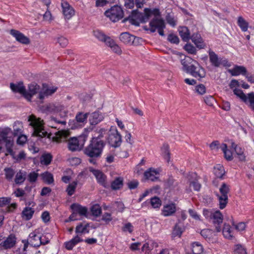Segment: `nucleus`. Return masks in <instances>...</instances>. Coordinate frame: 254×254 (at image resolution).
I'll use <instances>...</instances> for the list:
<instances>
[{
	"mask_svg": "<svg viewBox=\"0 0 254 254\" xmlns=\"http://www.w3.org/2000/svg\"><path fill=\"white\" fill-rule=\"evenodd\" d=\"M230 186L226 183H223L220 188L219 192L216 194L219 201V208L224 209L228 202V194L230 192Z\"/></svg>",
	"mask_w": 254,
	"mask_h": 254,
	"instance_id": "nucleus-6",
	"label": "nucleus"
},
{
	"mask_svg": "<svg viewBox=\"0 0 254 254\" xmlns=\"http://www.w3.org/2000/svg\"><path fill=\"white\" fill-rule=\"evenodd\" d=\"M71 208L76 214L78 213L80 215L86 216L87 213V208L86 207L82 206L78 204H72Z\"/></svg>",
	"mask_w": 254,
	"mask_h": 254,
	"instance_id": "nucleus-25",
	"label": "nucleus"
},
{
	"mask_svg": "<svg viewBox=\"0 0 254 254\" xmlns=\"http://www.w3.org/2000/svg\"><path fill=\"white\" fill-rule=\"evenodd\" d=\"M209 57L211 64L215 67H219L221 65L226 66L228 64L227 60L219 58L214 52L210 50L209 51Z\"/></svg>",
	"mask_w": 254,
	"mask_h": 254,
	"instance_id": "nucleus-11",
	"label": "nucleus"
},
{
	"mask_svg": "<svg viewBox=\"0 0 254 254\" xmlns=\"http://www.w3.org/2000/svg\"><path fill=\"white\" fill-rule=\"evenodd\" d=\"M192 252L193 254H200L203 252L202 245L198 242L192 244Z\"/></svg>",
	"mask_w": 254,
	"mask_h": 254,
	"instance_id": "nucleus-43",
	"label": "nucleus"
},
{
	"mask_svg": "<svg viewBox=\"0 0 254 254\" xmlns=\"http://www.w3.org/2000/svg\"><path fill=\"white\" fill-rule=\"evenodd\" d=\"M122 230L124 232L131 233L133 231V226L130 223H126L122 227Z\"/></svg>",
	"mask_w": 254,
	"mask_h": 254,
	"instance_id": "nucleus-62",
	"label": "nucleus"
},
{
	"mask_svg": "<svg viewBox=\"0 0 254 254\" xmlns=\"http://www.w3.org/2000/svg\"><path fill=\"white\" fill-rule=\"evenodd\" d=\"M10 87L13 92L18 93L25 98L26 89L24 86L23 82H19L17 84L11 83L10 84Z\"/></svg>",
	"mask_w": 254,
	"mask_h": 254,
	"instance_id": "nucleus-19",
	"label": "nucleus"
},
{
	"mask_svg": "<svg viewBox=\"0 0 254 254\" xmlns=\"http://www.w3.org/2000/svg\"><path fill=\"white\" fill-rule=\"evenodd\" d=\"M195 90L198 94L203 95L206 93V89L203 84H200L196 86Z\"/></svg>",
	"mask_w": 254,
	"mask_h": 254,
	"instance_id": "nucleus-54",
	"label": "nucleus"
},
{
	"mask_svg": "<svg viewBox=\"0 0 254 254\" xmlns=\"http://www.w3.org/2000/svg\"><path fill=\"white\" fill-rule=\"evenodd\" d=\"M212 234V231L209 229H204L201 231V235L205 238H209Z\"/></svg>",
	"mask_w": 254,
	"mask_h": 254,
	"instance_id": "nucleus-63",
	"label": "nucleus"
},
{
	"mask_svg": "<svg viewBox=\"0 0 254 254\" xmlns=\"http://www.w3.org/2000/svg\"><path fill=\"white\" fill-rule=\"evenodd\" d=\"M185 230V227L183 223H176L173 228L172 235L174 237H180L183 232Z\"/></svg>",
	"mask_w": 254,
	"mask_h": 254,
	"instance_id": "nucleus-31",
	"label": "nucleus"
},
{
	"mask_svg": "<svg viewBox=\"0 0 254 254\" xmlns=\"http://www.w3.org/2000/svg\"><path fill=\"white\" fill-rule=\"evenodd\" d=\"M51 238V235L50 234L47 235H43L42 236H39L40 241H41V245H46L49 243L50 239Z\"/></svg>",
	"mask_w": 254,
	"mask_h": 254,
	"instance_id": "nucleus-56",
	"label": "nucleus"
},
{
	"mask_svg": "<svg viewBox=\"0 0 254 254\" xmlns=\"http://www.w3.org/2000/svg\"><path fill=\"white\" fill-rule=\"evenodd\" d=\"M88 116V113L83 114L82 112H79L76 115L75 120L78 123H84L86 122Z\"/></svg>",
	"mask_w": 254,
	"mask_h": 254,
	"instance_id": "nucleus-44",
	"label": "nucleus"
},
{
	"mask_svg": "<svg viewBox=\"0 0 254 254\" xmlns=\"http://www.w3.org/2000/svg\"><path fill=\"white\" fill-rule=\"evenodd\" d=\"M105 15L112 21L115 22L122 19L124 12L122 8L118 5H114L105 11Z\"/></svg>",
	"mask_w": 254,
	"mask_h": 254,
	"instance_id": "nucleus-7",
	"label": "nucleus"
},
{
	"mask_svg": "<svg viewBox=\"0 0 254 254\" xmlns=\"http://www.w3.org/2000/svg\"><path fill=\"white\" fill-rule=\"evenodd\" d=\"M90 171L92 172L99 183L104 187L106 186V177L102 172L93 169H90Z\"/></svg>",
	"mask_w": 254,
	"mask_h": 254,
	"instance_id": "nucleus-20",
	"label": "nucleus"
},
{
	"mask_svg": "<svg viewBox=\"0 0 254 254\" xmlns=\"http://www.w3.org/2000/svg\"><path fill=\"white\" fill-rule=\"evenodd\" d=\"M247 99L249 100V102L250 103V107L251 108L253 106H254V93L253 92H251L248 94Z\"/></svg>",
	"mask_w": 254,
	"mask_h": 254,
	"instance_id": "nucleus-64",
	"label": "nucleus"
},
{
	"mask_svg": "<svg viewBox=\"0 0 254 254\" xmlns=\"http://www.w3.org/2000/svg\"><path fill=\"white\" fill-rule=\"evenodd\" d=\"M45 110L49 113H57L63 109V106L59 104L49 103L44 107Z\"/></svg>",
	"mask_w": 254,
	"mask_h": 254,
	"instance_id": "nucleus-24",
	"label": "nucleus"
},
{
	"mask_svg": "<svg viewBox=\"0 0 254 254\" xmlns=\"http://www.w3.org/2000/svg\"><path fill=\"white\" fill-rule=\"evenodd\" d=\"M179 32L183 41L187 42L191 38L189 30L187 27H181L179 29Z\"/></svg>",
	"mask_w": 254,
	"mask_h": 254,
	"instance_id": "nucleus-30",
	"label": "nucleus"
},
{
	"mask_svg": "<svg viewBox=\"0 0 254 254\" xmlns=\"http://www.w3.org/2000/svg\"><path fill=\"white\" fill-rule=\"evenodd\" d=\"M149 25V30L151 32H154L157 29L160 35H164L163 30L165 28V22L159 15L154 16L150 21Z\"/></svg>",
	"mask_w": 254,
	"mask_h": 254,
	"instance_id": "nucleus-9",
	"label": "nucleus"
},
{
	"mask_svg": "<svg viewBox=\"0 0 254 254\" xmlns=\"http://www.w3.org/2000/svg\"><path fill=\"white\" fill-rule=\"evenodd\" d=\"M220 147L224 154L225 158L228 161L232 160L233 159V153L230 150L227 148V145L225 143H222Z\"/></svg>",
	"mask_w": 254,
	"mask_h": 254,
	"instance_id": "nucleus-32",
	"label": "nucleus"
},
{
	"mask_svg": "<svg viewBox=\"0 0 254 254\" xmlns=\"http://www.w3.org/2000/svg\"><path fill=\"white\" fill-rule=\"evenodd\" d=\"M134 37L128 32L122 33L120 36V40L126 44H133Z\"/></svg>",
	"mask_w": 254,
	"mask_h": 254,
	"instance_id": "nucleus-29",
	"label": "nucleus"
},
{
	"mask_svg": "<svg viewBox=\"0 0 254 254\" xmlns=\"http://www.w3.org/2000/svg\"><path fill=\"white\" fill-rule=\"evenodd\" d=\"M34 212V211L31 208L26 207L23 210L22 216L25 220H29L31 218Z\"/></svg>",
	"mask_w": 254,
	"mask_h": 254,
	"instance_id": "nucleus-38",
	"label": "nucleus"
},
{
	"mask_svg": "<svg viewBox=\"0 0 254 254\" xmlns=\"http://www.w3.org/2000/svg\"><path fill=\"white\" fill-rule=\"evenodd\" d=\"M108 143L114 147H117L121 144L122 136L116 127H111L107 138Z\"/></svg>",
	"mask_w": 254,
	"mask_h": 254,
	"instance_id": "nucleus-8",
	"label": "nucleus"
},
{
	"mask_svg": "<svg viewBox=\"0 0 254 254\" xmlns=\"http://www.w3.org/2000/svg\"><path fill=\"white\" fill-rule=\"evenodd\" d=\"M28 121L30 122V125L33 128V136L40 137H46L48 133L43 128L44 121L40 118H36L34 115L28 117Z\"/></svg>",
	"mask_w": 254,
	"mask_h": 254,
	"instance_id": "nucleus-5",
	"label": "nucleus"
},
{
	"mask_svg": "<svg viewBox=\"0 0 254 254\" xmlns=\"http://www.w3.org/2000/svg\"><path fill=\"white\" fill-rule=\"evenodd\" d=\"M106 45L110 47L112 51L114 53L118 55H121L122 54V50L120 47L116 44L113 39H109Z\"/></svg>",
	"mask_w": 254,
	"mask_h": 254,
	"instance_id": "nucleus-33",
	"label": "nucleus"
},
{
	"mask_svg": "<svg viewBox=\"0 0 254 254\" xmlns=\"http://www.w3.org/2000/svg\"><path fill=\"white\" fill-rule=\"evenodd\" d=\"M5 143V146L6 147V150L8 154L10 155H13V151L12 150V147L13 145V139L12 138H10L9 139L5 140L3 141Z\"/></svg>",
	"mask_w": 254,
	"mask_h": 254,
	"instance_id": "nucleus-39",
	"label": "nucleus"
},
{
	"mask_svg": "<svg viewBox=\"0 0 254 254\" xmlns=\"http://www.w3.org/2000/svg\"><path fill=\"white\" fill-rule=\"evenodd\" d=\"M216 232H220L223 227L222 233L224 236L228 239L233 237V228L230 223H214Z\"/></svg>",
	"mask_w": 254,
	"mask_h": 254,
	"instance_id": "nucleus-10",
	"label": "nucleus"
},
{
	"mask_svg": "<svg viewBox=\"0 0 254 254\" xmlns=\"http://www.w3.org/2000/svg\"><path fill=\"white\" fill-rule=\"evenodd\" d=\"M168 40L169 41L174 44H178L180 41L178 37L173 34H170L168 35Z\"/></svg>",
	"mask_w": 254,
	"mask_h": 254,
	"instance_id": "nucleus-59",
	"label": "nucleus"
},
{
	"mask_svg": "<svg viewBox=\"0 0 254 254\" xmlns=\"http://www.w3.org/2000/svg\"><path fill=\"white\" fill-rule=\"evenodd\" d=\"M192 41L195 44L197 47L199 49H203L205 47L203 39L198 33L192 34L190 38Z\"/></svg>",
	"mask_w": 254,
	"mask_h": 254,
	"instance_id": "nucleus-27",
	"label": "nucleus"
},
{
	"mask_svg": "<svg viewBox=\"0 0 254 254\" xmlns=\"http://www.w3.org/2000/svg\"><path fill=\"white\" fill-rule=\"evenodd\" d=\"M57 41L62 47H65L68 43L67 40L63 36L58 37Z\"/></svg>",
	"mask_w": 254,
	"mask_h": 254,
	"instance_id": "nucleus-61",
	"label": "nucleus"
},
{
	"mask_svg": "<svg viewBox=\"0 0 254 254\" xmlns=\"http://www.w3.org/2000/svg\"><path fill=\"white\" fill-rule=\"evenodd\" d=\"M184 49L189 53L191 54H195L196 52L195 48L190 44H186L184 47Z\"/></svg>",
	"mask_w": 254,
	"mask_h": 254,
	"instance_id": "nucleus-57",
	"label": "nucleus"
},
{
	"mask_svg": "<svg viewBox=\"0 0 254 254\" xmlns=\"http://www.w3.org/2000/svg\"><path fill=\"white\" fill-rule=\"evenodd\" d=\"M28 241L29 244L34 247H37L41 245L39 236H38L34 232L30 234Z\"/></svg>",
	"mask_w": 254,
	"mask_h": 254,
	"instance_id": "nucleus-28",
	"label": "nucleus"
},
{
	"mask_svg": "<svg viewBox=\"0 0 254 254\" xmlns=\"http://www.w3.org/2000/svg\"><path fill=\"white\" fill-rule=\"evenodd\" d=\"M160 12L158 9L151 10L149 8H145L144 13H139L137 10L132 11L131 14L127 18L125 19L123 21L127 20L132 25L138 26L140 23L146 22L152 15H159Z\"/></svg>",
	"mask_w": 254,
	"mask_h": 254,
	"instance_id": "nucleus-3",
	"label": "nucleus"
},
{
	"mask_svg": "<svg viewBox=\"0 0 254 254\" xmlns=\"http://www.w3.org/2000/svg\"><path fill=\"white\" fill-rule=\"evenodd\" d=\"M69 135V132L68 130H61L55 133V136L53 137V140L60 142L67 140Z\"/></svg>",
	"mask_w": 254,
	"mask_h": 254,
	"instance_id": "nucleus-18",
	"label": "nucleus"
},
{
	"mask_svg": "<svg viewBox=\"0 0 254 254\" xmlns=\"http://www.w3.org/2000/svg\"><path fill=\"white\" fill-rule=\"evenodd\" d=\"M41 176L43 181L48 184H51L54 182L53 175L48 172H46L42 174Z\"/></svg>",
	"mask_w": 254,
	"mask_h": 254,
	"instance_id": "nucleus-41",
	"label": "nucleus"
},
{
	"mask_svg": "<svg viewBox=\"0 0 254 254\" xmlns=\"http://www.w3.org/2000/svg\"><path fill=\"white\" fill-rule=\"evenodd\" d=\"M92 214L96 217L99 216L101 213V208L98 204L92 205L90 208Z\"/></svg>",
	"mask_w": 254,
	"mask_h": 254,
	"instance_id": "nucleus-46",
	"label": "nucleus"
},
{
	"mask_svg": "<svg viewBox=\"0 0 254 254\" xmlns=\"http://www.w3.org/2000/svg\"><path fill=\"white\" fill-rule=\"evenodd\" d=\"M143 176L145 180L155 182L159 180V172L157 169L150 168L144 172Z\"/></svg>",
	"mask_w": 254,
	"mask_h": 254,
	"instance_id": "nucleus-14",
	"label": "nucleus"
},
{
	"mask_svg": "<svg viewBox=\"0 0 254 254\" xmlns=\"http://www.w3.org/2000/svg\"><path fill=\"white\" fill-rule=\"evenodd\" d=\"M67 141V147L69 150L75 151L79 149V143L76 137H71Z\"/></svg>",
	"mask_w": 254,
	"mask_h": 254,
	"instance_id": "nucleus-23",
	"label": "nucleus"
},
{
	"mask_svg": "<svg viewBox=\"0 0 254 254\" xmlns=\"http://www.w3.org/2000/svg\"><path fill=\"white\" fill-rule=\"evenodd\" d=\"M228 72L232 76H238L240 74L246 75L247 69L243 66L235 65L233 68L228 69Z\"/></svg>",
	"mask_w": 254,
	"mask_h": 254,
	"instance_id": "nucleus-22",
	"label": "nucleus"
},
{
	"mask_svg": "<svg viewBox=\"0 0 254 254\" xmlns=\"http://www.w3.org/2000/svg\"><path fill=\"white\" fill-rule=\"evenodd\" d=\"M103 119L101 114L98 112H95L90 115L89 121L91 125L95 126L100 123Z\"/></svg>",
	"mask_w": 254,
	"mask_h": 254,
	"instance_id": "nucleus-26",
	"label": "nucleus"
},
{
	"mask_svg": "<svg viewBox=\"0 0 254 254\" xmlns=\"http://www.w3.org/2000/svg\"><path fill=\"white\" fill-rule=\"evenodd\" d=\"M237 157L239 159L240 161H245L246 160V156L244 152V150L241 148L239 147L237 148L235 150Z\"/></svg>",
	"mask_w": 254,
	"mask_h": 254,
	"instance_id": "nucleus-51",
	"label": "nucleus"
},
{
	"mask_svg": "<svg viewBox=\"0 0 254 254\" xmlns=\"http://www.w3.org/2000/svg\"><path fill=\"white\" fill-rule=\"evenodd\" d=\"M204 101L208 106L210 107L213 106L215 102L214 98L211 96H206L204 99Z\"/></svg>",
	"mask_w": 254,
	"mask_h": 254,
	"instance_id": "nucleus-58",
	"label": "nucleus"
},
{
	"mask_svg": "<svg viewBox=\"0 0 254 254\" xmlns=\"http://www.w3.org/2000/svg\"><path fill=\"white\" fill-rule=\"evenodd\" d=\"M10 34L15 38L16 40L20 43L24 45H28L30 43V39L20 31L11 29Z\"/></svg>",
	"mask_w": 254,
	"mask_h": 254,
	"instance_id": "nucleus-12",
	"label": "nucleus"
},
{
	"mask_svg": "<svg viewBox=\"0 0 254 254\" xmlns=\"http://www.w3.org/2000/svg\"><path fill=\"white\" fill-rule=\"evenodd\" d=\"M62 6L63 14L66 19H70L74 14V9L66 1H63Z\"/></svg>",
	"mask_w": 254,
	"mask_h": 254,
	"instance_id": "nucleus-16",
	"label": "nucleus"
},
{
	"mask_svg": "<svg viewBox=\"0 0 254 254\" xmlns=\"http://www.w3.org/2000/svg\"><path fill=\"white\" fill-rule=\"evenodd\" d=\"M181 64L183 65V69L192 76L201 79L205 76L204 69L200 65L198 62L193 60L190 57L186 56L181 60Z\"/></svg>",
	"mask_w": 254,
	"mask_h": 254,
	"instance_id": "nucleus-1",
	"label": "nucleus"
},
{
	"mask_svg": "<svg viewBox=\"0 0 254 254\" xmlns=\"http://www.w3.org/2000/svg\"><path fill=\"white\" fill-rule=\"evenodd\" d=\"M238 24L243 31L246 32L248 30L249 23L243 17H238Z\"/></svg>",
	"mask_w": 254,
	"mask_h": 254,
	"instance_id": "nucleus-37",
	"label": "nucleus"
},
{
	"mask_svg": "<svg viewBox=\"0 0 254 254\" xmlns=\"http://www.w3.org/2000/svg\"><path fill=\"white\" fill-rule=\"evenodd\" d=\"M13 159L16 160L17 161H20L22 159H25L26 157V154L24 151H20L19 153L17 155H15L14 153L13 152V155H11Z\"/></svg>",
	"mask_w": 254,
	"mask_h": 254,
	"instance_id": "nucleus-60",
	"label": "nucleus"
},
{
	"mask_svg": "<svg viewBox=\"0 0 254 254\" xmlns=\"http://www.w3.org/2000/svg\"><path fill=\"white\" fill-rule=\"evenodd\" d=\"M77 185V182L76 181H74L72 183L69 184L67 186L66 192L69 196L72 195L74 193L75 189Z\"/></svg>",
	"mask_w": 254,
	"mask_h": 254,
	"instance_id": "nucleus-50",
	"label": "nucleus"
},
{
	"mask_svg": "<svg viewBox=\"0 0 254 254\" xmlns=\"http://www.w3.org/2000/svg\"><path fill=\"white\" fill-rule=\"evenodd\" d=\"M176 205L174 203H170L164 205L162 210V214L164 216L173 215L176 211Z\"/></svg>",
	"mask_w": 254,
	"mask_h": 254,
	"instance_id": "nucleus-17",
	"label": "nucleus"
},
{
	"mask_svg": "<svg viewBox=\"0 0 254 254\" xmlns=\"http://www.w3.org/2000/svg\"><path fill=\"white\" fill-rule=\"evenodd\" d=\"M150 203L154 208H158L161 205V201L158 197H154L150 199Z\"/></svg>",
	"mask_w": 254,
	"mask_h": 254,
	"instance_id": "nucleus-49",
	"label": "nucleus"
},
{
	"mask_svg": "<svg viewBox=\"0 0 254 254\" xmlns=\"http://www.w3.org/2000/svg\"><path fill=\"white\" fill-rule=\"evenodd\" d=\"M234 93L237 95L238 97L240 98L244 102H246L247 101V96L244 93L243 91L239 89L235 88L234 91Z\"/></svg>",
	"mask_w": 254,
	"mask_h": 254,
	"instance_id": "nucleus-53",
	"label": "nucleus"
},
{
	"mask_svg": "<svg viewBox=\"0 0 254 254\" xmlns=\"http://www.w3.org/2000/svg\"><path fill=\"white\" fill-rule=\"evenodd\" d=\"M214 173L216 177L221 178L225 174V171L223 166L220 165H217L214 167Z\"/></svg>",
	"mask_w": 254,
	"mask_h": 254,
	"instance_id": "nucleus-40",
	"label": "nucleus"
},
{
	"mask_svg": "<svg viewBox=\"0 0 254 254\" xmlns=\"http://www.w3.org/2000/svg\"><path fill=\"white\" fill-rule=\"evenodd\" d=\"M124 179L122 177L116 178L111 183L112 190H117L121 189L123 186Z\"/></svg>",
	"mask_w": 254,
	"mask_h": 254,
	"instance_id": "nucleus-35",
	"label": "nucleus"
},
{
	"mask_svg": "<svg viewBox=\"0 0 254 254\" xmlns=\"http://www.w3.org/2000/svg\"><path fill=\"white\" fill-rule=\"evenodd\" d=\"M52 156L50 154H46L43 155L40 159V162L42 164L48 165L51 162Z\"/></svg>",
	"mask_w": 254,
	"mask_h": 254,
	"instance_id": "nucleus-45",
	"label": "nucleus"
},
{
	"mask_svg": "<svg viewBox=\"0 0 254 254\" xmlns=\"http://www.w3.org/2000/svg\"><path fill=\"white\" fill-rule=\"evenodd\" d=\"M5 172V178L8 181H11L14 174V171L11 168H5L4 169Z\"/></svg>",
	"mask_w": 254,
	"mask_h": 254,
	"instance_id": "nucleus-48",
	"label": "nucleus"
},
{
	"mask_svg": "<svg viewBox=\"0 0 254 254\" xmlns=\"http://www.w3.org/2000/svg\"><path fill=\"white\" fill-rule=\"evenodd\" d=\"M22 124L21 122H15L13 125V134L14 135H18L22 132Z\"/></svg>",
	"mask_w": 254,
	"mask_h": 254,
	"instance_id": "nucleus-42",
	"label": "nucleus"
},
{
	"mask_svg": "<svg viewBox=\"0 0 254 254\" xmlns=\"http://www.w3.org/2000/svg\"><path fill=\"white\" fill-rule=\"evenodd\" d=\"M11 133L9 128H5L0 130V137L2 141L11 138L10 134Z\"/></svg>",
	"mask_w": 254,
	"mask_h": 254,
	"instance_id": "nucleus-36",
	"label": "nucleus"
},
{
	"mask_svg": "<svg viewBox=\"0 0 254 254\" xmlns=\"http://www.w3.org/2000/svg\"><path fill=\"white\" fill-rule=\"evenodd\" d=\"M234 252V254H247L246 249L240 244L235 246Z\"/></svg>",
	"mask_w": 254,
	"mask_h": 254,
	"instance_id": "nucleus-52",
	"label": "nucleus"
},
{
	"mask_svg": "<svg viewBox=\"0 0 254 254\" xmlns=\"http://www.w3.org/2000/svg\"><path fill=\"white\" fill-rule=\"evenodd\" d=\"M89 223H80L75 228L76 235L70 241L64 243L66 249L71 250L77 244L83 241L81 236L82 234L88 233L90 231Z\"/></svg>",
	"mask_w": 254,
	"mask_h": 254,
	"instance_id": "nucleus-4",
	"label": "nucleus"
},
{
	"mask_svg": "<svg viewBox=\"0 0 254 254\" xmlns=\"http://www.w3.org/2000/svg\"><path fill=\"white\" fill-rule=\"evenodd\" d=\"M40 86L36 83H32L28 85V90H26L25 98L31 101L32 97L37 93L41 92Z\"/></svg>",
	"mask_w": 254,
	"mask_h": 254,
	"instance_id": "nucleus-13",
	"label": "nucleus"
},
{
	"mask_svg": "<svg viewBox=\"0 0 254 254\" xmlns=\"http://www.w3.org/2000/svg\"><path fill=\"white\" fill-rule=\"evenodd\" d=\"M0 236V245L5 249L13 247L16 244V238L14 235L11 234L4 240Z\"/></svg>",
	"mask_w": 254,
	"mask_h": 254,
	"instance_id": "nucleus-15",
	"label": "nucleus"
},
{
	"mask_svg": "<svg viewBox=\"0 0 254 254\" xmlns=\"http://www.w3.org/2000/svg\"><path fill=\"white\" fill-rule=\"evenodd\" d=\"M213 219L216 222H222L223 220V215L219 211H216L212 215Z\"/></svg>",
	"mask_w": 254,
	"mask_h": 254,
	"instance_id": "nucleus-55",
	"label": "nucleus"
},
{
	"mask_svg": "<svg viewBox=\"0 0 254 254\" xmlns=\"http://www.w3.org/2000/svg\"><path fill=\"white\" fill-rule=\"evenodd\" d=\"M94 35L99 40L104 42L106 44V45L109 41L108 40L111 39L110 37L107 36L102 32L99 30L94 31Z\"/></svg>",
	"mask_w": 254,
	"mask_h": 254,
	"instance_id": "nucleus-34",
	"label": "nucleus"
},
{
	"mask_svg": "<svg viewBox=\"0 0 254 254\" xmlns=\"http://www.w3.org/2000/svg\"><path fill=\"white\" fill-rule=\"evenodd\" d=\"M25 175L23 174L21 171L18 172L15 178V183L16 184H20L24 182L25 180Z\"/></svg>",
	"mask_w": 254,
	"mask_h": 254,
	"instance_id": "nucleus-47",
	"label": "nucleus"
},
{
	"mask_svg": "<svg viewBox=\"0 0 254 254\" xmlns=\"http://www.w3.org/2000/svg\"><path fill=\"white\" fill-rule=\"evenodd\" d=\"M104 146L103 140L99 139L98 137L92 138L90 144L84 149V154L91 158L89 160L90 163L93 164L96 163L95 158L100 156Z\"/></svg>",
	"mask_w": 254,
	"mask_h": 254,
	"instance_id": "nucleus-2",
	"label": "nucleus"
},
{
	"mask_svg": "<svg viewBox=\"0 0 254 254\" xmlns=\"http://www.w3.org/2000/svg\"><path fill=\"white\" fill-rule=\"evenodd\" d=\"M57 90V87H50L43 89L38 95V98L40 100H43L45 97L51 96Z\"/></svg>",
	"mask_w": 254,
	"mask_h": 254,
	"instance_id": "nucleus-21",
	"label": "nucleus"
}]
</instances>
